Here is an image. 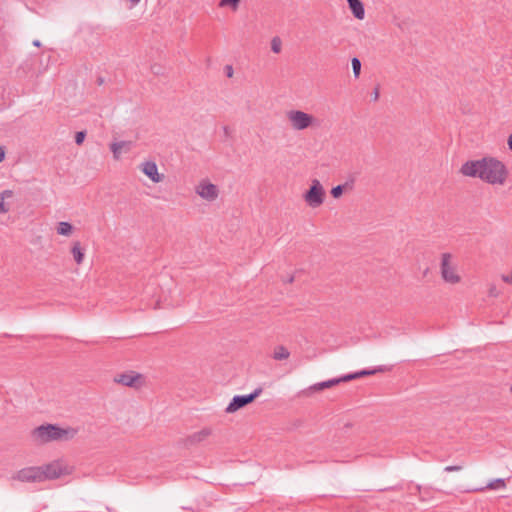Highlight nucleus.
Wrapping results in <instances>:
<instances>
[{
  "label": "nucleus",
  "instance_id": "obj_1",
  "mask_svg": "<svg viewBox=\"0 0 512 512\" xmlns=\"http://www.w3.org/2000/svg\"><path fill=\"white\" fill-rule=\"evenodd\" d=\"M460 172L467 177L479 178L488 184L503 185L508 177L506 165L495 157L486 156L466 161Z\"/></svg>",
  "mask_w": 512,
  "mask_h": 512
},
{
  "label": "nucleus",
  "instance_id": "obj_2",
  "mask_svg": "<svg viewBox=\"0 0 512 512\" xmlns=\"http://www.w3.org/2000/svg\"><path fill=\"white\" fill-rule=\"evenodd\" d=\"M77 433L76 429L73 428H61L56 424H43L36 427L32 431V435L35 440L41 443H47L59 440H70Z\"/></svg>",
  "mask_w": 512,
  "mask_h": 512
},
{
  "label": "nucleus",
  "instance_id": "obj_3",
  "mask_svg": "<svg viewBox=\"0 0 512 512\" xmlns=\"http://www.w3.org/2000/svg\"><path fill=\"white\" fill-rule=\"evenodd\" d=\"M325 195V190L320 181L318 179H313L309 189L304 193L303 197L308 206L317 208L323 204Z\"/></svg>",
  "mask_w": 512,
  "mask_h": 512
},
{
  "label": "nucleus",
  "instance_id": "obj_4",
  "mask_svg": "<svg viewBox=\"0 0 512 512\" xmlns=\"http://www.w3.org/2000/svg\"><path fill=\"white\" fill-rule=\"evenodd\" d=\"M291 127L295 130H305L313 125L315 117L301 110H290L286 113Z\"/></svg>",
  "mask_w": 512,
  "mask_h": 512
},
{
  "label": "nucleus",
  "instance_id": "obj_5",
  "mask_svg": "<svg viewBox=\"0 0 512 512\" xmlns=\"http://www.w3.org/2000/svg\"><path fill=\"white\" fill-rule=\"evenodd\" d=\"M262 393V388H256L252 393L247 395H235L225 409L226 413H235L236 411L246 407L255 401Z\"/></svg>",
  "mask_w": 512,
  "mask_h": 512
},
{
  "label": "nucleus",
  "instance_id": "obj_6",
  "mask_svg": "<svg viewBox=\"0 0 512 512\" xmlns=\"http://www.w3.org/2000/svg\"><path fill=\"white\" fill-rule=\"evenodd\" d=\"M114 381L123 386L139 389L145 384L144 375L135 372V371H127L121 374H118Z\"/></svg>",
  "mask_w": 512,
  "mask_h": 512
},
{
  "label": "nucleus",
  "instance_id": "obj_7",
  "mask_svg": "<svg viewBox=\"0 0 512 512\" xmlns=\"http://www.w3.org/2000/svg\"><path fill=\"white\" fill-rule=\"evenodd\" d=\"M452 255L450 253H443L441 256V275L445 282L455 284L460 282V276L455 272L454 266L451 265Z\"/></svg>",
  "mask_w": 512,
  "mask_h": 512
},
{
  "label": "nucleus",
  "instance_id": "obj_8",
  "mask_svg": "<svg viewBox=\"0 0 512 512\" xmlns=\"http://www.w3.org/2000/svg\"><path fill=\"white\" fill-rule=\"evenodd\" d=\"M38 468L40 469L41 482L57 479L63 474V468L59 462H52Z\"/></svg>",
  "mask_w": 512,
  "mask_h": 512
},
{
  "label": "nucleus",
  "instance_id": "obj_9",
  "mask_svg": "<svg viewBox=\"0 0 512 512\" xmlns=\"http://www.w3.org/2000/svg\"><path fill=\"white\" fill-rule=\"evenodd\" d=\"M196 193L207 201H214L217 199L219 190L218 187L207 181H202L196 188Z\"/></svg>",
  "mask_w": 512,
  "mask_h": 512
},
{
  "label": "nucleus",
  "instance_id": "obj_10",
  "mask_svg": "<svg viewBox=\"0 0 512 512\" xmlns=\"http://www.w3.org/2000/svg\"><path fill=\"white\" fill-rule=\"evenodd\" d=\"M40 469L38 467H27L17 472L13 479L21 482H41Z\"/></svg>",
  "mask_w": 512,
  "mask_h": 512
},
{
  "label": "nucleus",
  "instance_id": "obj_11",
  "mask_svg": "<svg viewBox=\"0 0 512 512\" xmlns=\"http://www.w3.org/2000/svg\"><path fill=\"white\" fill-rule=\"evenodd\" d=\"M142 172L154 183H159L164 179V175L158 172L157 164L154 161L143 163Z\"/></svg>",
  "mask_w": 512,
  "mask_h": 512
},
{
  "label": "nucleus",
  "instance_id": "obj_12",
  "mask_svg": "<svg viewBox=\"0 0 512 512\" xmlns=\"http://www.w3.org/2000/svg\"><path fill=\"white\" fill-rule=\"evenodd\" d=\"M387 370H389V369L386 366H378V367H375V368H372V369H363V370H360V371H357V372H353V373H349V374L343 375V379H346L347 382H349V381H352V380H355V379H359V378H362V377L375 375V374H377L379 372H385Z\"/></svg>",
  "mask_w": 512,
  "mask_h": 512
},
{
  "label": "nucleus",
  "instance_id": "obj_13",
  "mask_svg": "<svg viewBox=\"0 0 512 512\" xmlns=\"http://www.w3.org/2000/svg\"><path fill=\"white\" fill-rule=\"evenodd\" d=\"M212 433V430L210 428H203L202 430L193 433L192 435H189L184 440V445L186 447L196 445L198 443L203 442L206 440Z\"/></svg>",
  "mask_w": 512,
  "mask_h": 512
},
{
  "label": "nucleus",
  "instance_id": "obj_14",
  "mask_svg": "<svg viewBox=\"0 0 512 512\" xmlns=\"http://www.w3.org/2000/svg\"><path fill=\"white\" fill-rule=\"evenodd\" d=\"M344 382H347V380L343 379V376H340L337 378H333V379H329V380H326L323 382L316 383L309 387V391L319 392V391L334 387V386H336L340 383H344Z\"/></svg>",
  "mask_w": 512,
  "mask_h": 512
},
{
  "label": "nucleus",
  "instance_id": "obj_15",
  "mask_svg": "<svg viewBox=\"0 0 512 512\" xmlns=\"http://www.w3.org/2000/svg\"><path fill=\"white\" fill-rule=\"evenodd\" d=\"M348 7L351 10L353 16L358 19L362 20L365 17V8L364 4L361 0H350L347 1Z\"/></svg>",
  "mask_w": 512,
  "mask_h": 512
},
{
  "label": "nucleus",
  "instance_id": "obj_16",
  "mask_svg": "<svg viewBox=\"0 0 512 512\" xmlns=\"http://www.w3.org/2000/svg\"><path fill=\"white\" fill-rule=\"evenodd\" d=\"M132 142L130 141H120L113 142L110 144V149L113 153L114 159L118 160L120 158L121 152L124 149L126 152L130 150Z\"/></svg>",
  "mask_w": 512,
  "mask_h": 512
},
{
  "label": "nucleus",
  "instance_id": "obj_17",
  "mask_svg": "<svg viewBox=\"0 0 512 512\" xmlns=\"http://www.w3.org/2000/svg\"><path fill=\"white\" fill-rule=\"evenodd\" d=\"M71 253H72L73 258L77 264H81L83 262L85 253H84V249L82 248L80 242L76 241L73 243V246L71 248Z\"/></svg>",
  "mask_w": 512,
  "mask_h": 512
},
{
  "label": "nucleus",
  "instance_id": "obj_18",
  "mask_svg": "<svg viewBox=\"0 0 512 512\" xmlns=\"http://www.w3.org/2000/svg\"><path fill=\"white\" fill-rule=\"evenodd\" d=\"M73 225L69 222L61 221L57 225V233L63 236H69L73 232Z\"/></svg>",
  "mask_w": 512,
  "mask_h": 512
},
{
  "label": "nucleus",
  "instance_id": "obj_19",
  "mask_svg": "<svg viewBox=\"0 0 512 512\" xmlns=\"http://www.w3.org/2000/svg\"><path fill=\"white\" fill-rule=\"evenodd\" d=\"M290 356V352L288 349L282 345H279L275 348L273 358L275 360H285Z\"/></svg>",
  "mask_w": 512,
  "mask_h": 512
},
{
  "label": "nucleus",
  "instance_id": "obj_20",
  "mask_svg": "<svg viewBox=\"0 0 512 512\" xmlns=\"http://www.w3.org/2000/svg\"><path fill=\"white\" fill-rule=\"evenodd\" d=\"M506 486L505 480L502 478H497L487 484L484 488H477L475 491H483L485 489H497V488H504Z\"/></svg>",
  "mask_w": 512,
  "mask_h": 512
},
{
  "label": "nucleus",
  "instance_id": "obj_21",
  "mask_svg": "<svg viewBox=\"0 0 512 512\" xmlns=\"http://www.w3.org/2000/svg\"><path fill=\"white\" fill-rule=\"evenodd\" d=\"M12 195L13 193L11 190H5L0 193V213H7L9 211V207L5 203V198H10Z\"/></svg>",
  "mask_w": 512,
  "mask_h": 512
},
{
  "label": "nucleus",
  "instance_id": "obj_22",
  "mask_svg": "<svg viewBox=\"0 0 512 512\" xmlns=\"http://www.w3.org/2000/svg\"><path fill=\"white\" fill-rule=\"evenodd\" d=\"M351 65H352L354 77L356 79L359 78L360 73H361V67H362L360 59L357 57H353L351 59Z\"/></svg>",
  "mask_w": 512,
  "mask_h": 512
},
{
  "label": "nucleus",
  "instance_id": "obj_23",
  "mask_svg": "<svg viewBox=\"0 0 512 512\" xmlns=\"http://www.w3.org/2000/svg\"><path fill=\"white\" fill-rule=\"evenodd\" d=\"M241 0H220L219 7H231L232 10H237Z\"/></svg>",
  "mask_w": 512,
  "mask_h": 512
},
{
  "label": "nucleus",
  "instance_id": "obj_24",
  "mask_svg": "<svg viewBox=\"0 0 512 512\" xmlns=\"http://www.w3.org/2000/svg\"><path fill=\"white\" fill-rule=\"evenodd\" d=\"M281 47H282L281 39L278 36H275L274 38H272V40H271V50L274 53H280L281 52Z\"/></svg>",
  "mask_w": 512,
  "mask_h": 512
},
{
  "label": "nucleus",
  "instance_id": "obj_25",
  "mask_svg": "<svg viewBox=\"0 0 512 512\" xmlns=\"http://www.w3.org/2000/svg\"><path fill=\"white\" fill-rule=\"evenodd\" d=\"M345 190V185H337L333 187L330 191L333 198H339L342 196Z\"/></svg>",
  "mask_w": 512,
  "mask_h": 512
},
{
  "label": "nucleus",
  "instance_id": "obj_26",
  "mask_svg": "<svg viewBox=\"0 0 512 512\" xmlns=\"http://www.w3.org/2000/svg\"><path fill=\"white\" fill-rule=\"evenodd\" d=\"M85 138H86V131H84V130L78 131L75 134V143L77 145H81L84 142Z\"/></svg>",
  "mask_w": 512,
  "mask_h": 512
},
{
  "label": "nucleus",
  "instance_id": "obj_27",
  "mask_svg": "<svg viewBox=\"0 0 512 512\" xmlns=\"http://www.w3.org/2000/svg\"><path fill=\"white\" fill-rule=\"evenodd\" d=\"M462 469L461 465H450L444 468L445 472H456Z\"/></svg>",
  "mask_w": 512,
  "mask_h": 512
},
{
  "label": "nucleus",
  "instance_id": "obj_28",
  "mask_svg": "<svg viewBox=\"0 0 512 512\" xmlns=\"http://www.w3.org/2000/svg\"><path fill=\"white\" fill-rule=\"evenodd\" d=\"M499 295V291L497 290L496 286L492 285L489 288V296L497 297Z\"/></svg>",
  "mask_w": 512,
  "mask_h": 512
},
{
  "label": "nucleus",
  "instance_id": "obj_29",
  "mask_svg": "<svg viewBox=\"0 0 512 512\" xmlns=\"http://www.w3.org/2000/svg\"><path fill=\"white\" fill-rule=\"evenodd\" d=\"M225 72H226V76L228 78H231L233 76V67L231 65H226Z\"/></svg>",
  "mask_w": 512,
  "mask_h": 512
},
{
  "label": "nucleus",
  "instance_id": "obj_30",
  "mask_svg": "<svg viewBox=\"0 0 512 512\" xmlns=\"http://www.w3.org/2000/svg\"><path fill=\"white\" fill-rule=\"evenodd\" d=\"M379 86L375 87L374 91L372 92V99L373 101H377L379 99Z\"/></svg>",
  "mask_w": 512,
  "mask_h": 512
},
{
  "label": "nucleus",
  "instance_id": "obj_31",
  "mask_svg": "<svg viewBox=\"0 0 512 512\" xmlns=\"http://www.w3.org/2000/svg\"><path fill=\"white\" fill-rule=\"evenodd\" d=\"M502 279L504 282L512 284V272L509 275H503Z\"/></svg>",
  "mask_w": 512,
  "mask_h": 512
},
{
  "label": "nucleus",
  "instance_id": "obj_32",
  "mask_svg": "<svg viewBox=\"0 0 512 512\" xmlns=\"http://www.w3.org/2000/svg\"><path fill=\"white\" fill-rule=\"evenodd\" d=\"M343 185H345V189H352L354 185V179L351 178L350 180L346 181Z\"/></svg>",
  "mask_w": 512,
  "mask_h": 512
},
{
  "label": "nucleus",
  "instance_id": "obj_33",
  "mask_svg": "<svg viewBox=\"0 0 512 512\" xmlns=\"http://www.w3.org/2000/svg\"><path fill=\"white\" fill-rule=\"evenodd\" d=\"M5 159V148L0 146V163Z\"/></svg>",
  "mask_w": 512,
  "mask_h": 512
},
{
  "label": "nucleus",
  "instance_id": "obj_34",
  "mask_svg": "<svg viewBox=\"0 0 512 512\" xmlns=\"http://www.w3.org/2000/svg\"><path fill=\"white\" fill-rule=\"evenodd\" d=\"M507 144H508L509 149L512 151V133L508 137Z\"/></svg>",
  "mask_w": 512,
  "mask_h": 512
},
{
  "label": "nucleus",
  "instance_id": "obj_35",
  "mask_svg": "<svg viewBox=\"0 0 512 512\" xmlns=\"http://www.w3.org/2000/svg\"><path fill=\"white\" fill-rule=\"evenodd\" d=\"M152 71H153L155 74H159V73H160V67L153 66V67H152Z\"/></svg>",
  "mask_w": 512,
  "mask_h": 512
},
{
  "label": "nucleus",
  "instance_id": "obj_36",
  "mask_svg": "<svg viewBox=\"0 0 512 512\" xmlns=\"http://www.w3.org/2000/svg\"><path fill=\"white\" fill-rule=\"evenodd\" d=\"M33 45H34L35 47H40V46H41V42H40L39 40H34V41H33Z\"/></svg>",
  "mask_w": 512,
  "mask_h": 512
},
{
  "label": "nucleus",
  "instance_id": "obj_37",
  "mask_svg": "<svg viewBox=\"0 0 512 512\" xmlns=\"http://www.w3.org/2000/svg\"><path fill=\"white\" fill-rule=\"evenodd\" d=\"M97 83H98L99 85H102V84L104 83V79H103L102 77H98V79H97Z\"/></svg>",
  "mask_w": 512,
  "mask_h": 512
},
{
  "label": "nucleus",
  "instance_id": "obj_38",
  "mask_svg": "<svg viewBox=\"0 0 512 512\" xmlns=\"http://www.w3.org/2000/svg\"><path fill=\"white\" fill-rule=\"evenodd\" d=\"M294 281V276H290L288 279H287V282L288 283H292Z\"/></svg>",
  "mask_w": 512,
  "mask_h": 512
},
{
  "label": "nucleus",
  "instance_id": "obj_39",
  "mask_svg": "<svg viewBox=\"0 0 512 512\" xmlns=\"http://www.w3.org/2000/svg\"><path fill=\"white\" fill-rule=\"evenodd\" d=\"M224 132L227 134L228 133V127H224Z\"/></svg>",
  "mask_w": 512,
  "mask_h": 512
},
{
  "label": "nucleus",
  "instance_id": "obj_40",
  "mask_svg": "<svg viewBox=\"0 0 512 512\" xmlns=\"http://www.w3.org/2000/svg\"><path fill=\"white\" fill-rule=\"evenodd\" d=\"M345 426H346L347 428H349V427H351V424H350V423H347Z\"/></svg>",
  "mask_w": 512,
  "mask_h": 512
}]
</instances>
